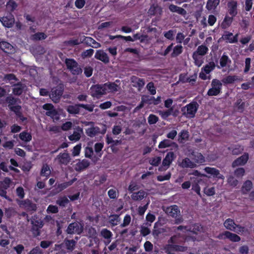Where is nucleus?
I'll use <instances>...</instances> for the list:
<instances>
[{
	"mask_svg": "<svg viewBox=\"0 0 254 254\" xmlns=\"http://www.w3.org/2000/svg\"><path fill=\"white\" fill-rule=\"evenodd\" d=\"M17 7L16 3L12 1H9L6 4V8L8 10L12 11L15 9Z\"/></svg>",
	"mask_w": 254,
	"mask_h": 254,
	"instance_id": "62",
	"label": "nucleus"
},
{
	"mask_svg": "<svg viewBox=\"0 0 254 254\" xmlns=\"http://www.w3.org/2000/svg\"><path fill=\"white\" fill-rule=\"evenodd\" d=\"M91 95L94 97L99 98L102 95L106 94L103 85H96L90 88Z\"/></svg>",
	"mask_w": 254,
	"mask_h": 254,
	"instance_id": "7",
	"label": "nucleus"
},
{
	"mask_svg": "<svg viewBox=\"0 0 254 254\" xmlns=\"http://www.w3.org/2000/svg\"><path fill=\"white\" fill-rule=\"evenodd\" d=\"M189 175H192L193 177H190V179L192 181V190L195 191L198 195H200V188L198 184H201L203 181L202 177H206L205 175L201 174L197 171H194Z\"/></svg>",
	"mask_w": 254,
	"mask_h": 254,
	"instance_id": "1",
	"label": "nucleus"
},
{
	"mask_svg": "<svg viewBox=\"0 0 254 254\" xmlns=\"http://www.w3.org/2000/svg\"><path fill=\"white\" fill-rule=\"evenodd\" d=\"M89 165V161L86 159H83L81 161H78V162L73 165V167L76 171H81L87 168Z\"/></svg>",
	"mask_w": 254,
	"mask_h": 254,
	"instance_id": "22",
	"label": "nucleus"
},
{
	"mask_svg": "<svg viewBox=\"0 0 254 254\" xmlns=\"http://www.w3.org/2000/svg\"><path fill=\"white\" fill-rule=\"evenodd\" d=\"M168 8L172 12H176L184 16L187 14V11L184 8L173 4H170Z\"/></svg>",
	"mask_w": 254,
	"mask_h": 254,
	"instance_id": "26",
	"label": "nucleus"
},
{
	"mask_svg": "<svg viewBox=\"0 0 254 254\" xmlns=\"http://www.w3.org/2000/svg\"><path fill=\"white\" fill-rule=\"evenodd\" d=\"M225 227L229 230L234 231L238 234H242L245 231V229L238 226H236L233 220L227 219L224 223Z\"/></svg>",
	"mask_w": 254,
	"mask_h": 254,
	"instance_id": "5",
	"label": "nucleus"
},
{
	"mask_svg": "<svg viewBox=\"0 0 254 254\" xmlns=\"http://www.w3.org/2000/svg\"><path fill=\"white\" fill-rule=\"evenodd\" d=\"M208 50V49L207 47L204 45H201L197 48L196 51H195L194 53L203 56L207 53Z\"/></svg>",
	"mask_w": 254,
	"mask_h": 254,
	"instance_id": "45",
	"label": "nucleus"
},
{
	"mask_svg": "<svg viewBox=\"0 0 254 254\" xmlns=\"http://www.w3.org/2000/svg\"><path fill=\"white\" fill-rule=\"evenodd\" d=\"M172 142L168 139H164L161 141L158 145L159 148H165L169 147L172 144Z\"/></svg>",
	"mask_w": 254,
	"mask_h": 254,
	"instance_id": "53",
	"label": "nucleus"
},
{
	"mask_svg": "<svg viewBox=\"0 0 254 254\" xmlns=\"http://www.w3.org/2000/svg\"><path fill=\"white\" fill-rule=\"evenodd\" d=\"M74 181H75V179H73L68 182L63 183L59 185L58 186L59 188V190L61 191V190L65 189L66 188L68 187V186L71 185Z\"/></svg>",
	"mask_w": 254,
	"mask_h": 254,
	"instance_id": "58",
	"label": "nucleus"
},
{
	"mask_svg": "<svg viewBox=\"0 0 254 254\" xmlns=\"http://www.w3.org/2000/svg\"><path fill=\"white\" fill-rule=\"evenodd\" d=\"M83 231V225L79 222H74L70 224L67 229V232L68 234H80Z\"/></svg>",
	"mask_w": 254,
	"mask_h": 254,
	"instance_id": "9",
	"label": "nucleus"
},
{
	"mask_svg": "<svg viewBox=\"0 0 254 254\" xmlns=\"http://www.w3.org/2000/svg\"><path fill=\"white\" fill-rule=\"evenodd\" d=\"M83 124L85 126H89V127L86 129V133L88 136L93 137L99 132V128L97 127H94L92 122H85Z\"/></svg>",
	"mask_w": 254,
	"mask_h": 254,
	"instance_id": "11",
	"label": "nucleus"
},
{
	"mask_svg": "<svg viewBox=\"0 0 254 254\" xmlns=\"http://www.w3.org/2000/svg\"><path fill=\"white\" fill-rule=\"evenodd\" d=\"M26 86L25 85L19 83L15 85L13 89V93L14 94L19 95L21 94L23 91L25 90Z\"/></svg>",
	"mask_w": 254,
	"mask_h": 254,
	"instance_id": "33",
	"label": "nucleus"
},
{
	"mask_svg": "<svg viewBox=\"0 0 254 254\" xmlns=\"http://www.w3.org/2000/svg\"><path fill=\"white\" fill-rule=\"evenodd\" d=\"M218 238L221 239L227 238L231 241L235 242H239L241 240V238L239 236L235 234L232 233L228 231H226L224 233L220 234L218 236Z\"/></svg>",
	"mask_w": 254,
	"mask_h": 254,
	"instance_id": "15",
	"label": "nucleus"
},
{
	"mask_svg": "<svg viewBox=\"0 0 254 254\" xmlns=\"http://www.w3.org/2000/svg\"><path fill=\"white\" fill-rule=\"evenodd\" d=\"M243 150V147L238 145H235L232 148V153L235 155H238L241 153Z\"/></svg>",
	"mask_w": 254,
	"mask_h": 254,
	"instance_id": "55",
	"label": "nucleus"
},
{
	"mask_svg": "<svg viewBox=\"0 0 254 254\" xmlns=\"http://www.w3.org/2000/svg\"><path fill=\"white\" fill-rule=\"evenodd\" d=\"M147 193L143 190H140L136 192L133 193L131 197V199L134 200H140L142 199L145 196H146Z\"/></svg>",
	"mask_w": 254,
	"mask_h": 254,
	"instance_id": "29",
	"label": "nucleus"
},
{
	"mask_svg": "<svg viewBox=\"0 0 254 254\" xmlns=\"http://www.w3.org/2000/svg\"><path fill=\"white\" fill-rule=\"evenodd\" d=\"M220 2V0H208L206 4V8L210 11L215 9Z\"/></svg>",
	"mask_w": 254,
	"mask_h": 254,
	"instance_id": "30",
	"label": "nucleus"
},
{
	"mask_svg": "<svg viewBox=\"0 0 254 254\" xmlns=\"http://www.w3.org/2000/svg\"><path fill=\"white\" fill-rule=\"evenodd\" d=\"M164 211L167 214L175 218H177L180 214L179 207L176 205L166 208Z\"/></svg>",
	"mask_w": 254,
	"mask_h": 254,
	"instance_id": "16",
	"label": "nucleus"
},
{
	"mask_svg": "<svg viewBox=\"0 0 254 254\" xmlns=\"http://www.w3.org/2000/svg\"><path fill=\"white\" fill-rule=\"evenodd\" d=\"M43 108L47 111L46 114L52 118L54 120H58L59 116L58 112L54 108L51 104H46L43 106Z\"/></svg>",
	"mask_w": 254,
	"mask_h": 254,
	"instance_id": "8",
	"label": "nucleus"
},
{
	"mask_svg": "<svg viewBox=\"0 0 254 254\" xmlns=\"http://www.w3.org/2000/svg\"><path fill=\"white\" fill-rule=\"evenodd\" d=\"M173 109L166 110V111H159L158 113L163 119H166L172 113Z\"/></svg>",
	"mask_w": 254,
	"mask_h": 254,
	"instance_id": "47",
	"label": "nucleus"
},
{
	"mask_svg": "<svg viewBox=\"0 0 254 254\" xmlns=\"http://www.w3.org/2000/svg\"><path fill=\"white\" fill-rule=\"evenodd\" d=\"M57 202L60 206H64L68 203L69 200L66 197H63L60 198Z\"/></svg>",
	"mask_w": 254,
	"mask_h": 254,
	"instance_id": "59",
	"label": "nucleus"
},
{
	"mask_svg": "<svg viewBox=\"0 0 254 254\" xmlns=\"http://www.w3.org/2000/svg\"><path fill=\"white\" fill-rule=\"evenodd\" d=\"M6 101L9 104L8 107L10 110L15 112L17 115H19L20 114L21 107L19 105L14 106L16 102V99L12 97H8Z\"/></svg>",
	"mask_w": 254,
	"mask_h": 254,
	"instance_id": "12",
	"label": "nucleus"
},
{
	"mask_svg": "<svg viewBox=\"0 0 254 254\" xmlns=\"http://www.w3.org/2000/svg\"><path fill=\"white\" fill-rule=\"evenodd\" d=\"M202 229L201 226L199 224H196L193 226L192 231H190V235L195 234L198 238H200L201 230Z\"/></svg>",
	"mask_w": 254,
	"mask_h": 254,
	"instance_id": "38",
	"label": "nucleus"
},
{
	"mask_svg": "<svg viewBox=\"0 0 254 254\" xmlns=\"http://www.w3.org/2000/svg\"><path fill=\"white\" fill-rule=\"evenodd\" d=\"M131 80L132 82L134 83L133 86H137L139 87H141L144 85V81L137 77L132 76L131 78Z\"/></svg>",
	"mask_w": 254,
	"mask_h": 254,
	"instance_id": "44",
	"label": "nucleus"
},
{
	"mask_svg": "<svg viewBox=\"0 0 254 254\" xmlns=\"http://www.w3.org/2000/svg\"><path fill=\"white\" fill-rule=\"evenodd\" d=\"M178 230H183V232H187V234L188 235L187 238H186V240H187V241H189L190 240V238H191L193 240V241H194V240H199L201 239V238H198V237L197 236H193L194 234L190 235V233L189 232H190V231H192V228H190V229H192V230H188V229H187L186 227L184 228L182 226H179L178 228Z\"/></svg>",
	"mask_w": 254,
	"mask_h": 254,
	"instance_id": "32",
	"label": "nucleus"
},
{
	"mask_svg": "<svg viewBox=\"0 0 254 254\" xmlns=\"http://www.w3.org/2000/svg\"><path fill=\"white\" fill-rule=\"evenodd\" d=\"M119 221L120 218L118 215H112L109 217V222L113 226L118 225Z\"/></svg>",
	"mask_w": 254,
	"mask_h": 254,
	"instance_id": "50",
	"label": "nucleus"
},
{
	"mask_svg": "<svg viewBox=\"0 0 254 254\" xmlns=\"http://www.w3.org/2000/svg\"><path fill=\"white\" fill-rule=\"evenodd\" d=\"M176 156L172 152H170L166 155L165 158L163 161V165L166 167L165 169H166L171 164L173 160L175 158Z\"/></svg>",
	"mask_w": 254,
	"mask_h": 254,
	"instance_id": "24",
	"label": "nucleus"
},
{
	"mask_svg": "<svg viewBox=\"0 0 254 254\" xmlns=\"http://www.w3.org/2000/svg\"><path fill=\"white\" fill-rule=\"evenodd\" d=\"M65 63L67 68L73 74H79L81 72V69L78 66L77 63L72 59H66Z\"/></svg>",
	"mask_w": 254,
	"mask_h": 254,
	"instance_id": "6",
	"label": "nucleus"
},
{
	"mask_svg": "<svg viewBox=\"0 0 254 254\" xmlns=\"http://www.w3.org/2000/svg\"><path fill=\"white\" fill-rule=\"evenodd\" d=\"M161 158L160 157H155L150 159L149 163L153 166H157L161 162Z\"/></svg>",
	"mask_w": 254,
	"mask_h": 254,
	"instance_id": "60",
	"label": "nucleus"
},
{
	"mask_svg": "<svg viewBox=\"0 0 254 254\" xmlns=\"http://www.w3.org/2000/svg\"><path fill=\"white\" fill-rule=\"evenodd\" d=\"M155 216L154 215L148 213L146 216V220L147 221L149 226H151V224L155 220Z\"/></svg>",
	"mask_w": 254,
	"mask_h": 254,
	"instance_id": "61",
	"label": "nucleus"
},
{
	"mask_svg": "<svg viewBox=\"0 0 254 254\" xmlns=\"http://www.w3.org/2000/svg\"><path fill=\"white\" fill-rule=\"evenodd\" d=\"M252 183L250 181H247L244 183L242 188V191L244 194L248 192L252 188Z\"/></svg>",
	"mask_w": 254,
	"mask_h": 254,
	"instance_id": "40",
	"label": "nucleus"
},
{
	"mask_svg": "<svg viewBox=\"0 0 254 254\" xmlns=\"http://www.w3.org/2000/svg\"><path fill=\"white\" fill-rule=\"evenodd\" d=\"M231 62L230 60L228 57L225 55H223L220 59V65L221 67L226 66Z\"/></svg>",
	"mask_w": 254,
	"mask_h": 254,
	"instance_id": "43",
	"label": "nucleus"
},
{
	"mask_svg": "<svg viewBox=\"0 0 254 254\" xmlns=\"http://www.w3.org/2000/svg\"><path fill=\"white\" fill-rule=\"evenodd\" d=\"M67 111L70 114H78L80 113V104L74 106H69L67 109Z\"/></svg>",
	"mask_w": 254,
	"mask_h": 254,
	"instance_id": "41",
	"label": "nucleus"
},
{
	"mask_svg": "<svg viewBox=\"0 0 254 254\" xmlns=\"http://www.w3.org/2000/svg\"><path fill=\"white\" fill-rule=\"evenodd\" d=\"M82 133V130L78 128L74 131L72 134L68 136V138L71 141H76L80 139Z\"/></svg>",
	"mask_w": 254,
	"mask_h": 254,
	"instance_id": "31",
	"label": "nucleus"
},
{
	"mask_svg": "<svg viewBox=\"0 0 254 254\" xmlns=\"http://www.w3.org/2000/svg\"><path fill=\"white\" fill-rule=\"evenodd\" d=\"M20 139L24 142H29L32 139L31 134L27 131H23L19 135Z\"/></svg>",
	"mask_w": 254,
	"mask_h": 254,
	"instance_id": "37",
	"label": "nucleus"
},
{
	"mask_svg": "<svg viewBox=\"0 0 254 254\" xmlns=\"http://www.w3.org/2000/svg\"><path fill=\"white\" fill-rule=\"evenodd\" d=\"M4 80L11 84L15 85L17 79L15 76L12 74H7L4 77Z\"/></svg>",
	"mask_w": 254,
	"mask_h": 254,
	"instance_id": "42",
	"label": "nucleus"
},
{
	"mask_svg": "<svg viewBox=\"0 0 254 254\" xmlns=\"http://www.w3.org/2000/svg\"><path fill=\"white\" fill-rule=\"evenodd\" d=\"M81 149V144H77L75 146H74L72 150V156H78L80 154Z\"/></svg>",
	"mask_w": 254,
	"mask_h": 254,
	"instance_id": "57",
	"label": "nucleus"
},
{
	"mask_svg": "<svg viewBox=\"0 0 254 254\" xmlns=\"http://www.w3.org/2000/svg\"><path fill=\"white\" fill-rule=\"evenodd\" d=\"M183 47L181 45H177L174 49L172 53V57H176L181 54L182 52Z\"/></svg>",
	"mask_w": 254,
	"mask_h": 254,
	"instance_id": "49",
	"label": "nucleus"
},
{
	"mask_svg": "<svg viewBox=\"0 0 254 254\" xmlns=\"http://www.w3.org/2000/svg\"><path fill=\"white\" fill-rule=\"evenodd\" d=\"M233 21V17L226 16L223 22L222 23L221 26L224 28H226L229 27Z\"/></svg>",
	"mask_w": 254,
	"mask_h": 254,
	"instance_id": "48",
	"label": "nucleus"
},
{
	"mask_svg": "<svg viewBox=\"0 0 254 254\" xmlns=\"http://www.w3.org/2000/svg\"><path fill=\"white\" fill-rule=\"evenodd\" d=\"M204 193L208 196H212L215 193L214 187H206L203 190Z\"/></svg>",
	"mask_w": 254,
	"mask_h": 254,
	"instance_id": "52",
	"label": "nucleus"
},
{
	"mask_svg": "<svg viewBox=\"0 0 254 254\" xmlns=\"http://www.w3.org/2000/svg\"><path fill=\"white\" fill-rule=\"evenodd\" d=\"M149 226L148 223L144 224L141 226L140 232L143 236H145L150 233Z\"/></svg>",
	"mask_w": 254,
	"mask_h": 254,
	"instance_id": "51",
	"label": "nucleus"
},
{
	"mask_svg": "<svg viewBox=\"0 0 254 254\" xmlns=\"http://www.w3.org/2000/svg\"><path fill=\"white\" fill-rule=\"evenodd\" d=\"M192 58L194 61L195 64L198 67L200 66L203 63V58L201 55L194 52L193 53Z\"/></svg>",
	"mask_w": 254,
	"mask_h": 254,
	"instance_id": "34",
	"label": "nucleus"
},
{
	"mask_svg": "<svg viewBox=\"0 0 254 254\" xmlns=\"http://www.w3.org/2000/svg\"><path fill=\"white\" fill-rule=\"evenodd\" d=\"M51 173V170L50 169V167L47 165H44L42 167V170H41V175L47 177L49 176Z\"/></svg>",
	"mask_w": 254,
	"mask_h": 254,
	"instance_id": "56",
	"label": "nucleus"
},
{
	"mask_svg": "<svg viewBox=\"0 0 254 254\" xmlns=\"http://www.w3.org/2000/svg\"><path fill=\"white\" fill-rule=\"evenodd\" d=\"M10 183L11 180L10 179L8 178H5L3 182H0V189L3 188L4 189H6L9 187Z\"/></svg>",
	"mask_w": 254,
	"mask_h": 254,
	"instance_id": "54",
	"label": "nucleus"
},
{
	"mask_svg": "<svg viewBox=\"0 0 254 254\" xmlns=\"http://www.w3.org/2000/svg\"><path fill=\"white\" fill-rule=\"evenodd\" d=\"M237 80H241V79L235 75H229L224 78L222 82L225 84H230Z\"/></svg>",
	"mask_w": 254,
	"mask_h": 254,
	"instance_id": "35",
	"label": "nucleus"
},
{
	"mask_svg": "<svg viewBox=\"0 0 254 254\" xmlns=\"http://www.w3.org/2000/svg\"><path fill=\"white\" fill-rule=\"evenodd\" d=\"M238 3L236 1L231 0L228 3V12L232 17L236 15L237 14Z\"/></svg>",
	"mask_w": 254,
	"mask_h": 254,
	"instance_id": "17",
	"label": "nucleus"
},
{
	"mask_svg": "<svg viewBox=\"0 0 254 254\" xmlns=\"http://www.w3.org/2000/svg\"><path fill=\"white\" fill-rule=\"evenodd\" d=\"M192 158L197 163H203L205 162L204 156L200 153L195 152L192 154Z\"/></svg>",
	"mask_w": 254,
	"mask_h": 254,
	"instance_id": "36",
	"label": "nucleus"
},
{
	"mask_svg": "<svg viewBox=\"0 0 254 254\" xmlns=\"http://www.w3.org/2000/svg\"><path fill=\"white\" fill-rule=\"evenodd\" d=\"M196 77L197 75L195 74L192 75L190 77H188L186 75H181L180 76V79L184 82H189L191 84H193V83L195 81Z\"/></svg>",
	"mask_w": 254,
	"mask_h": 254,
	"instance_id": "28",
	"label": "nucleus"
},
{
	"mask_svg": "<svg viewBox=\"0 0 254 254\" xmlns=\"http://www.w3.org/2000/svg\"><path fill=\"white\" fill-rule=\"evenodd\" d=\"M181 166L183 167L193 168L195 167V163L191 161L189 158L184 159L181 163Z\"/></svg>",
	"mask_w": 254,
	"mask_h": 254,
	"instance_id": "39",
	"label": "nucleus"
},
{
	"mask_svg": "<svg viewBox=\"0 0 254 254\" xmlns=\"http://www.w3.org/2000/svg\"><path fill=\"white\" fill-rule=\"evenodd\" d=\"M0 21L4 26L9 28L13 25L14 22V19L12 15H10L8 16L0 18Z\"/></svg>",
	"mask_w": 254,
	"mask_h": 254,
	"instance_id": "21",
	"label": "nucleus"
},
{
	"mask_svg": "<svg viewBox=\"0 0 254 254\" xmlns=\"http://www.w3.org/2000/svg\"><path fill=\"white\" fill-rule=\"evenodd\" d=\"M63 91V89L62 86L52 89L51 94L50 95V98L54 102H58L62 95Z\"/></svg>",
	"mask_w": 254,
	"mask_h": 254,
	"instance_id": "13",
	"label": "nucleus"
},
{
	"mask_svg": "<svg viewBox=\"0 0 254 254\" xmlns=\"http://www.w3.org/2000/svg\"><path fill=\"white\" fill-rule=\"evenodd\" d=\"M46 37V35L44 33H37L33 36L34 39L39 40L45 39Z\"/></svg>",
	"mask_w": 254,
	"mask_h": 254,
	"instance_id": "64",
	"label": "nucleus"
},
{
	"mask_svg": "<svg viewBox=\"0 0 254 254\" xmlns=\"http://www.w3.org/2000/svg\"><path fill=\"white\" fill-rule=\"evenodd\" d=\"M249 155L248 153H245L243 155L235 160L232 166L233 167L245 165L248 161Z\"/></svg>",
	"mask_w": 254,
	"mask_h": 254,
	"instance_id": "20",
	"label": "nucleus"
},
{
	"mask_svg": "<svg viewBox=\"0 0 254 254\" xmlns=\"http://www.w3.org/2000/svg\"><path fill=\"white\" fill-rule=\"evenodd\" d=\"M204 170L207 174L210 175V176L213 178L222 180H224L225 178L224 176L220 173L219 170L214 168L208 167H205Z\"/></svg>",
	"mask_w": 254,
	"mask_h": 254,
	"instance_id": "14",
	"label": "nucleus"
},
{
	"mask_svg": "<svg viewBox=\"0 0 254 254\" xmlns=\"http://www.w3.org/2000/svg\"><path fill=\"white\" fill-rule=\"evenodd\" d=\"M95 58L106 64L109 62V58L107 54L103 50L97 51L95 55Z\"/></svg>",
	"mask_w": 254,
	"mask_h": 254,
	"instance_id": "23",
	"label": "nucleus"
},
{
	"mask_svg": "<svg viewBox=\"0 0 254 254\" xmlns=\"http://www.w3.org/2000/svg\"><path fill=\"white\" fill-rule=\"evenodd\" d=\"M238 34H236L235 36H233V34L231 33H228L224 34L222 38L223 39L226 41L227 42L230 43H235L237 41V37Z\"/></svg>",
	"mask_w": 254,
	"mask_h": 254,
	"instance_id": "27",
	"label": "nucleus"
},
{
	"mask_svg": "<svg viewBox=\"0 0 254 254\" xmlns=\"http://www.w3.org/2000/svg\"><path fill=\"white\" fill-rule=\"evenodd\" d=\"M0 48L8 54H12L15 52L14 48L9 43L4 41L0 42Z\"/></svg>",
	"mask_w": 254,
	"mask_h": 254,
	"instance_id": "18",
	"label": "nucleus"
},
{
	"mask_svg": "<svg viewBox=\"0 0 254 254\" xmlns=\"http://www.w3.org/2000/svg\"><path fill=\"white\" fill-rule=\"evenodd\" d=\"M161 10L160 7L157 4H153L151 6L148 10V13L151 15H154L157 13H160Z\"/></svg>",
	"mask_w": 254,
	"mask_h": 254,
	"instance_id": "46",
	"label": "nucleus"
},
{
	"mask_svg": "<svg viewBox=\"0 0 254 254\" xmlns=\"http://www.w3.org/2000/svg\"><path fill=\"white\" fill-rule=\"evenodd\" d=\"M56 160L60 163L63 164H67L70 160V156L67 153H64L60 154L56 158Z\"/></svg>",
	"mask_w": 254,
	"mask_h": 254,
	"instance_id": "25",
	"label": "nucleus"
},
{
	"mask_svg": "<svg viewBox=\"0 0 254 254\" xmlns=\"http://www.w3.org/2000/svg\"><path fill=\"white\" fill-rule=\"evenodd\" d=\"M189 137V133L186 130L182 131L179 134V140L182 141L186 140Z\"/></svg>",
	"mask_w": 254,
	"mask_h": 254,
	"instance_id": "63",
	"label": "nucleus"
},
{
	"mask_svg": "<svg viewBox=\"0 0 254 254\" xmlns=\"http://www.w3.org/2000/svg\"><path fill=\"white\" fill-rule=\"evenodd\" d=\"M212 87L208 91L209 96H216L220 92L222 83L217 79H213L211 83Z\"/></svg>",
	"mask_w": 254,
	"mask_h": 254,
	"instance_id": "4",
	"label": "nucleus"
},
{
	"mask_svg": "<svg viewBox=\"0 0 254 254\" xmlns=\"http://www.w3.org/2000/svg\"><path fill=\"white\" fill-rule=\"evenodd\" d=\"M119 82L116 80L115 82H108L103 84L106 94L119 91L120 89Z\"/></svg>",
	"mask_w": 254,
	"mask_h": 254,
	"instance_id": "10",
	"label": "nucleus"
},
{
	"mask_svg": "<svg viewBox=\"0 0 254 254\" xmlns=\"http://www.w3.org/2000/svg\"><path fill=\"white\" fill-rule=\"evenodd\" d=\"M197 110V104L194 103H190L183 108L182 111L183 114L187 118H193Z\"/></svg>",
	"mask_w": 254,
	"mask_h": 254,
	"instance_id": "3",
	"label": "nucleus"
},
{
	"mask_svg": "<svg viewBox=\"0 0 254 254\" xmlns=\"http://www.w3.org/2000/svg\"><path fill=\"white\" fill-rule=\"evenodd\" d=\"M215 67V64L214 62H210L202 68L201 72L199 73V77L203 80L209 79L210 76L209 73L212 71Z\"/></svg>",
	"mask_w": 254,
	"mask_h": 254,
	"instance_id": "2",
	"label": "nucleus"
},
{
	"mask_svg": "<svg viewBox=\"0 0 254 254\" xmlns=\"http://www.w3.org/2000/svg\"><path fill=\"white\" fill-rule=\"evenodd\" d=\"M186 250V247L175 246V245H168L166 248V251L168 254H177L178 251H185Z\"/></svg>",
	"mask_w": 254,
	"mask_h": 254,
	"instance_id": "19",
	"label": "nucleus"
}]
</instances>
